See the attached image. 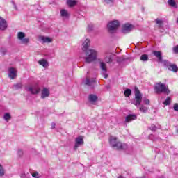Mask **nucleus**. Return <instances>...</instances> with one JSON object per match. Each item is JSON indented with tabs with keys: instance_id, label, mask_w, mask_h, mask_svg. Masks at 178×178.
Returning a JSON list of instances; mask_svg holds the SVG:
<instances>
[{
	"instance_id": "36",
	"label": "nucleus",
	"mask_w": 178,
	"mask_h": 178,
	"mask_svg": "<svg viewBox=\"0 0 178 178\" xmlns=\"http://www.w3.org/2000/svg\"><path fill=\"white\" fill-rule=\"evenodd\" d=\"M17 155H18V156H23V150H22V149H18V151H17Z\"/></svg>"
},
{
	"instance_id": "7",
	"label": "nucleus",
	"mask_w": 178,
	"mask_h": 178,
	"mask_svg": "<svg viewBox=\"0 0 178 178\" xmlns=\"http://www.w3.org/2000/svg\"><path fill=\"white\" fill-rule=\"evenodd\" d=\"M84 144V137L79 136L75 139V145L74 146V149L76 151L80 145H83Z\"/></svg>"
},
{
	"instance_id": "3",
	"label": "nucleus",
	"mask_w": 178,
	"mask_h": 178,
	"mask_svg": "<svg viewBox=\"0 0 178 178\" xmlns=\"http://www.w3.org/2000/svg\"><path fill=\"white\" fill-rule=\"evenodd\" d=\"M110 145L115 149H127V144L118 141V138L115 137L110 138Z\"/></svg>"
},
{
	"instance_id": "31",
	"label": "nucleus",
	"mask_w": 178,
	"mask_h": 178,
	"mask_svg": "<svg viewBox=\"0 0 178 178\" xmlns=\"http://www.w3.org/2000/svg\"><path fill=\"white\" fill-rule=\"evenodd\" d=\"M22 87H23V84H22V83H18L13 85V88L15 90H19V88H22Z\"/></svg>"
},
{
	"instance_id": "20",
	"label": "nucleus",
	"mask_w": 178,
	"mask_h": 178,
	"mask_svg": "<svg viewBox=\"0 0 178 178\" xmlns=\"http://www.w3.org/2000/svg\"><path fill=\"white\" fill-rule=\"evenodd\" d=\"M60 16L63 19H69V13L65 9H62L60 10Z\"/></svg>"
},
{
	"instance_id": "32",
	"label": "nucleus",
	"mask_w": 178,
	"mask_h": 178,
	"mask_svg": "<svg viewBox=\"0 0 178 178\" xmlns=\"http://www.w3.org/2000/svg\"><path fill=\"white\" fill-rule=\"evenodd\" d=\"M2 176H5V170L2 165L0 164V177H2Z\"/></svg>"
},
{
	"instance_id": "24",
	"label": "nucleus",
	"mask_w": 178,
	"mask_h": 178,
	"mask_svg": "<svg viewBox=\"0 0 178 178\" xmlns=\"http://www.w3.org/2000/svg\"><path fill=\"white\" fill-rule=\"evenodd\" d=\"M113 58V56L110 54V55H107L105 58L104 60L105 62H106V63H111L112 62V59Z\"/></svg>"
},
{
	"instance_id": "34",
	"label": "nucleus",
	"mask_w": 178,
	"mask_h": 178,
	"mask_svg": "<svg viewBox=\"0 0 178 178\" xmlns=\"http://www.w3.org/2000/svg\"><path fill=\"white\" fill-rule=\"evenodd\" d=\"M156 24H159V26H162V23H163V22L162 21V19H156Z\"/></svg>"
},
{
	"instance_id": "21",
	"label": "nucleus",
	"mask_w": 178,
	"mask_h": 178,
	"mask_svg": "<svg viewBox=\"0 0 178 178\" xmlns=\"http://www.w3.org/2000/svg\"><path fill=\"white\" fill-rule=\"evenodd\" d=\"M168 70H170V72H174V73H177L178 72V67L176 64H171V65L169 66Z\"/></svg>"
},
{
	"instance_id": "38",
	"label": "nucleus",
	"mask_w": 178,
	"mask_h": 178,
	"mask_svg": "<svg viewBox=\"0 0 178 178\" xmlns=\"http://www.w3.org/2000/svg\"><path fill=\"white\" fill-rule=\"evenodd\" d=\"M173 51L175 54H178V45L174 47Z\"/></svg>"
},
{
	"instance_id": "19",
	"label": "nucleus",
	"mask_w": 178,
	"mask_h": 178,
	"mask_svg": "<svg viewBox=\"0 0 178 178\" xmlns=\"http://www.w3.org/2000/svg\"><path fill=\"white\" fill-rule=\"evenodd\" d=\"M38 63H39L40 66H43L44 67H48V66H49L48 61L45 59H41L38 60Z\"/></svg>"
},
{
	"instance_id": "5",
	"label": "nucleus",
	"mask_w": 178,
	"mask_h": 178,
	"mask_svg": "<svg viewBox=\"0 0 178 178\" xmlns=\"http://www.w3.org/2000/svg\"><path fill=\"white\" fill-rule=\"evenodd\" d=\"M18 40H21L22 44H29L30 39L26 37V33L24 32H19L17 34Z\"/></svg>"
},
{
	"instance_id": "39",
	"label": "nucleus",
	"mask_w": 178,
	"mask_h": 178,
	"mask_svg": "<svg viewBox=\"0 0 178 178\" xmlns=\"http://www.w3.org/2000/svg\"><path fill=\"white\" fill-rule=\"evenodd\" d=\"M144 103H145L146 105H149L150 101H149V99H144Z\"/></svg>"
},
{
	"instance_id": "42",
	"label": "nucleus",
	"mask_w": 178,
	"mask_h": 178,
	"mask_svg": "<svg viewBox=\"0 0 178 178\" xmlns=\"http://www.w3.org/2000/svg\"><path fill=\"white\" fill-rule=\"evenodd\" d=\"M55 126H56V124H55V122L51 123V129H55Z\"/></svg>"
},
{
	"instance_id": "15",
	"label": "nucleus",
	"mask_w": 178,
	"mask_h": 178,
	"mask_svg": "<svg viewBox=\"0 0 178 178\" xmlns=\"http://www.w3.org/2000/svg\"><path fill=\"white\" fill-rule=\"evenodd\" d=\"M153 55H154V56H156V58H157L158 59V62H159L160 63L162 62V60H163V57H162V52L159 51H153Z\"/></svg>"
},
{
	"instance_id": "22",
	"label": "nucleus",
	"mask_w": 178,
	"mask_h": 178,
	"mask_svg": "<svg viewBox=\"0 0 178 178\" xmlns=\"http://www.w3.org/2000/svg\"><path fill=\"white\" fill-rule=\"evenodd\" d=\"M131 27H133V26H131V25H130L129 24H125L123 26V31H124V33H125V31L129 33L130 31V30H131Z\"/></svg>"
},
{
	"instance_id": "11",
	"label": "nucleus",
	"mask_w": 178,
	"mask_h": 178,
	"mask_svg": "<svg viewBox=\"0 0 178 178\" xmlns=\"http://www.w3.org/2000/svg\"><path fill=\"white\" fill-rule=\"evenodd\" d=\"M8 29V23L2 17H0V30L3 31Z\"/></svg>"
},
{
	"instance_id": "28",
	"label": "nucleus",
	"mask_w": 178,
	"mask_h": 178,
	"mask_svg": "<svg viewBox=\"0 0 178 178\" xmlns=\"http://www.w3.org/2000/svg\"><path fill=\"white\" fill-rule=\"evenodd\" d=\"M148 59L149 58L147 54H143L140 56V60H142V62H147Z\"/></svg>"
},
{
	"instance_id": "35",
	"label": "nucleus",
	"mask_w": 178,
	"mask_h": 178,
	"mask_svg": "<svg viewBox=\"0 0 178 178\" xmlns=\"http://www.w3.org/2000/svg\"><path fill=\"white\" fill-rule=\"evenodd\" d=\"M94 29V26L92 24H89L88 26V31H92V30Z\"/></svg>"
},
{
	"instance_id": "6",
	"label": "nucleus",
	"mask_w": 178,
	"mask_h": 178,
	"mask_svg": "<svg viewBox=\"0 0 178 178\" xmlns=\"http://www.w3.org/2000/svg\"><path fill=\"white\" fill-rule=\"evenodd\" d=\"M119 26H120L119 21L114 20L108 23V29L109 30V31H113V30H116V29H118Z\"/></svg>"
},
{
	"instance_id": "26",
	"label": "nucleus",
	"mask_w": 178,
	"mask_h": 178,
	"mask_svg": "<svg viewBox=\"0 0 178 178\" xmlns=\"http://www.w3.org/2000/svg\"><path fill=\"white\" fill-rule=\"evenodd\" d=\"M160 63H163V66H165V67H167L168 69V67L171 65L172 63H170L169 60H162V61Z\"/></svg>"
},
{
	"instance_id": "33",
	"label": "nucleus",
	"mask_w": 178,
	"mask_h": 178,
	"mask_svg": "<svg viewBox=\"0 0 178 178\" xmlns=\"http://www.w3.org/2000/svg\"><path fill=\"white\" fill-rule=\"evenodd\" d=\"M10 114L8 113H6L3 116V118L6 122H9V120H10Z\"/></svg>"
},
{
	"instance_id": "30",
	"label": "nucleus",
	"mask_w": 178,
	"mask_h": 178,
	"mask_svg": "<svg viewBox=\"0 0 178 178\" xmlns=\"http://www.w3.org/2000/svg\"><path fill=\"white\" fill-rule=\"evenodd\" d=\"M124 95H125L127 98H129V97L131 95V90L130 89L125 90L124 92Z\"/></svg>"
},
{
	"instance_id": "1",
	"label": "nucleus",
	"mask_w": 178,
	"mask_h": 178,
	"mask_svg": "<svg viewBox=\"0 0 178 178\" xmlns=\"http://www.w3.org/2000/svg\"><path fill=\"white\" fill-rule=\"evenodd\" d=\"M86 57L85 58V62L86 63H91V62H95L97 58H98V51L94 49H88L86 51Z\"/></svg>"
},
{
	"instance_id": "37",
	"label": "nucleus",
	"mask_w": 178,
	"mask_h": 178,
	"mask_svg": "<svg viewBox=\"0 0 178 178\" xmlns=\"http://www.w3.org/2000/svg\"><path fill=\"white\" fill-rule=\"evenodd\" d=\"M156 129L157 127L155 125L150 127V130H152V131H156Z\"/></svg>"
},
{
	"instance_id": "45",
	"label": "nucleus",
	"mask_w": 178,
	"mask_h": 178,
	"mask_svg": "<svg viewBox=\"0 0 178 178\" xmlns=\"http://www.w3.org/2000/svg\"><path fill=\"white\" fill-rule=\"evenodd\" d=\"M20 177H21V178H24V177H26V174L22 173V174H21Z\"/></svg>"
},
{
	"instance_id": "4",
	"label": "nucleus",
	"mask_w": 178,
	"mask_h": 178,
	"mask_svg": "<svg viewBox=\"0 0 178 178\" xmlns=\"http://www.w3.org/2000/svg\"><path fill=\"white\" fill-rule=\"evenodd\" d=\"M135 97L134 98V102L132 104L135 105V106H140L141 105V102L143 101V95L138 90V88L135 87Z\"/></svg>"
},
{
	"instance_id": "23",
	"label": "nucleus",
	"mask_w": 178,
	"mask_h": 178,
	"mask_svg": "<svg viewBox=\"0 0 178 178\" xmlns=\"http://www.w3.org/2000/svg\"><path fill=\"white\" fill-rule=\"evenodd\" d=\"M168 3L172 8H177V4H176V1H175V0H168Z\"/></svg>"
},
{
	"instance_id": "13",
	"label": "nucleus",
	"mask_w": 178,
	"mask_h": 178,
	"mask_svg": "<svg viewBox=\"0 0 178 178\" xmlns=\"http://www.w3.org/2000/svg\"><path fill=\"white\" fill-rule=\"evenodd\" d=\"M91 41L89 39H86L84 42L82 44V50L86 52L88 50V47H90V44Z\"/></svg>"
},
{
	"instance_id": "18",
	"label": "nucleus",
	"mask_w": 178,
	"mask_h": 178,
	"mask_svg": "<svg viewBox=\"0 0 178 178\" xmlns=\"http://www.w3.org/2000/svg\"><path fill=\"white\" fill-rule=\"evenodd\" d=\"M85 84L86 86H89V87H94V86H95V79H87L86 80V82H85Z\"/></svg>"
},
{
	"instance_id": "25",
	"label": "nucleus",
	"mask_w": 178,
	"mask_h": 178,
	"mask_svg": "<svg viewBox=\"0 0 178 178\" xmlns=\"http://www.w3.org/2000/svg\"><path fill=\"white\" fill-rule=\"evenodd\" d=\"M67 3L68 6L72 8V6H74L75 5H76L77 1H76V0H67Z\"/></svg>"
},
{
	"instance_id": "12",
	"label": "nucleus",
	"mask_w": 178,
	"mask_h": 178,
	"mask_svg": "<svg viewBox=\"0 0 178 178\" xmlns=\"http://www.w3.org/2000/svg\"><path fill=\"white\" fill-rule=\"evenodd\" d=\"M100 68L102 69V70L103 72V76H104V79H107L108 74L106 73V72H107L106 64H105V63H104V62H102L100 63Z\"/></svg>"
},
{
	"instance_id": "29",
	"label": "nucleus",
	"mask_w": 178,
	"mask_h": 178,
	"mask_svg": "<svg viewBox=\"0 0 178 178\" xmlns=\"http://www.w3.org/2000/svg\"><path fill=\"white\" fill-rule=\"evenodd\" d=\"M171 102H172V99L170 98V97H168L166 98L165 101H164V102H163V104L164 105L168 106V105H170Z\"/></svg>"
},
{
	"instance_id": "41",
	"label": "nucleus",
	"mask_w": 178,
	"mask_h": 178,
	"mask_svg": "<svg viewBox=\"0 0 178 178\" xmlns=\"http://www.w3.org/2000/svg\"><path fill=\"white\" fill-rule=\"evenodd\" d=\"M33 177L38 178V172H35L32 174Z\"/></svg>"
},
{
	"instance_id": "43",
	"label": "nucleus",
	"mask_w": 178,
	"mask_h": 178,
	"mask_svg": "<svg viewBox=\"0 0 178 178\" xmlns=\"http://www.w3.org/2000/svg\"><path fill=\"white\" fill-rule=\"evenodd\" d=\"M122 60H123V58H118V59H117V62H118V63H120Z\"/></svg>"
},
{
	"instance_id": "27",
	"label": "nucleus",
	"mask_w": 178,
	"mask_h": 178,
	"mask_svg": "<svg viewBox=\"0 0 178 178\" xmlns=\"http://www.w3.org/2000/svg\"><path fill=\"white\" fill-rule=\"evenodd\" d=\"M139 111H140V112H143V113H146V112H148V107L144 105H140V106L139 107Z\"/></svg>"
},
{
	"instance_id": "14",
	"label": "nucleus",
	"mask_w": 178,
	"mask_h": 178,
	"mask_svg": "<svg viewBox=\"0 0 178 178\" xmlns=\"http://www.w3.org/2000/svg\"><path fill=\"white\" fill-rule=\"evenodd\" d=\"M49 90L47 88H43L41 92V98L44 99V98H48L49 97Z\"/></svg>"
},
{
	"instance_id": "40",
	"label": "nucleus",
	"mask_w": 178,
	"mask_h": 178,
	"mask_svg": "<svg viewBox=\"0 0 178 178\" xmlns=\"http://www.w3.org/2000/svg\"><path fill=\"white\" fill-rule=\"evenodd\" d=\"M173 108H174V111H175L176 112H178V104H175Z\"/></svg>"
},
{
	"instance_id": "9",
	"label": "nucleus",
	"mask_w": 178,
	"mask_h": 178,
	"mask_svg": "<svg viewBox=\"0 0 178 178\" xmlns=\"http://www.w3.org/2000/svg\"><path fill=\"white\" fill-rule=\"evenodd\" d=\"M27 91H29L31 94H38L40 92V87L38 85L31 86L27 88Z\"/></svg>"
},
{
	"instance_id": "16",
	"label": "nucleus",
	"mask_w": 178,
	"mask_h": 178,
	"mask_svg": "<svg viewBox=\"0 0 178 178\" xmlns=\"http://www.w3.org/2000/svg\"><path fill=\"white\" fill-rule=\"evenodd\" d=\"M88 101L89 102H91V104H95L97 101H98V97L95 95H89L88 96Z\"/></svg>"
},
{
	"instance_id": "10",
	"label": "nucleus",
	"mask_w": 178,
	"mask_h": 178,
	"mask_svg": "<svg viewBox=\"0 0 178 178\" xmlns=\"http://www.w3.org/2000/svg\"><path fill=\"white\" fill-rule=\"evenodd\" d=\"M17 71L16 69L13 68V67H10L8 70V77H10V79L11 80H14V79H16V76H17L16 74Z\"/></svg>"
},
{
	"instance_id": "44",
	"label": "nucleus",
	"mask_w": 178,
	"mask_h": 178,
	"mask_svg": "<svg viewBox=\"0 0 178 178\" xmlns=\"http://www.w3.org/2000/svg\"><path fill=\"white\" fill-rule=\"evenodd\" d=\"M104 2H106V3H111V2H112V0H104Z\"/></svg>"
},
{
	"instance_id": "8",
	"label": "nucleus",
	"mask_w": 178,
	"mask_h": 178,
	"mask_svg": "<svg viewBox=\"0 0 178 178\" xmlns=\"http://www.w3.org/2000/svg\"><path fill=\"white\" fill-rule=\"evenodd\" d=\"M38 41L40 42H42L43 44H50V42H52V39L49 37H45V36H38Z\"/></svg>"
},
{
	"instance_id": "2",
	"label": "nucleus",
	"mask_w": 178,
	"mask_h": 178,
	"mask_svg": "<svg viewBox=\"0 0 178 178\" xmlns=\"http://www.w3.org/2000/svg\"><path fill=\"white\" fill-rule=\"evenodd\" d=\"M154 91L156 92V94H166L167 95L170 94V90H169L168 86L161 82L155 84Z\"/></svg>"
},
{
	"instance_id": "17",
	"label": "nucleus",
	"mask_w": 178,
	"mask_h": 178,
	"mask_svg": "<svg viewBox=\"0 0 178 178\" xmlns=\"http://www.w3.org/2000/svg\"><path fill=\"white\" fill-rule=\"evenodd\" d=\"M136 119H137V115L134 114H130L126 117L125 122H127V123H130V122H131L132 120H136Z\"/></svg>"
}]
</instances>
